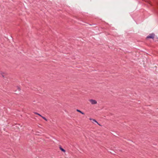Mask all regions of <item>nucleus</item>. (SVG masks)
I'll use <instances>...</instances> for the list:
<instances>
[{"label":"nucleus","instance_id":"f257e3e1","mask_svg":"<svg viewBox=\"0 0 158 158\" xmlns=\"http://www.w3.org/2000/svg\"><path fill=\"white\" fill-rule=\"evenodd\" d=\"M155 34L152 33V34H150L147 37V39H154V38Z\"/></svg>","mask_w":158,"mask_h":158},{"label":"nucleus","instance_id":"f03ea898","mask_svg":"<svg viewBox=\"0 0 158 158\" xmlns=\"http://www.w3.org/2000/svg\"><path fill=\"white\" fill-rule=\"evenodd\" d=\"M89 101L92 104H96L97 103V102L94 100L90 99Z\"/></svg>","mask_w":158,"mask_h":158},{"label":"nucleus","instance_id":"7ed1b4c3","mask_svg":"<svg viewBox=\"0 0 158 158\" xmlns=\"http://www.w3.org/2000/svg\"><path fill=\"white\" fill-rule=\"evenodd\" d=\"M90 120H92L93 121H94V122L96 123L99 126H101L100 124L98 123V122L95 119H93V118H90Z\"/></svg>","mask_w":158,"mask_h":158},{"label":"nucleus","instance_id":"20e7f679","mask_svg":"<svg viewBox=\"0 0 158 158\" xmlns=\"http://www.w3.org/2000/svg\"><path fill=\"white\" fill-rule=\"evenodd\" d=\"M60 149V150L63 152H65V150L63 148H62L61 146H60L59 147Z\"/></svg>","mask_w":158,"mask_h":158},{"label":"nucleus","instance_id":"39448f33","mask_svg":"<svg viewBox=\"0 0 158 158\" xmlns=\"http://www.w3.org/2000/svg\"><path fill=\"white\" fill-rule=\"evenodd\" d=\"M76 110L78 112H80V113H81V114H85V113L84 112H83L81 111L80 110H79L77 109Z\"/></svg>","mask_w":158,"mask_h":158},{"label":"nucleus","instance_id":"423d86ee","mask_svg":"<svg viewBox=\"0 0 158 158\" xmlns=\"http://www.w3.org/2000/svg\"><path fill=\"white\" fill-rule=\"evenodd\" d=\"M34 113H35V114H36L38 115H39V116H40V117H41V116H42V115H41V114H39V113H36V112H35Z\"/></svg>","mask_w":158,"mask_h":158},{"label":"nucleus","instance_id":"0eeeda50","mask_svg":"<svg viewBox=\"0 0 158 158\" xmlns=\"http://www.w3.org/2000/svg\"><path fill=\"white\" fill-rule=\"evenodd\" d=\"M43 119H44V120H45V121H47V119L44 117H43V116H42L41 117Z\"/></svg>","mask_w":158,"mask_h":158},{"label":"nucleus","instance_id":"6e6552de","mask_svg":"<svg viewBox=\"0 0 158 158\" xmlns=\"http://www.w3.org/2000/svg\"><path fill=\"white\" fill-rule=\"evenodd\" d=\"M4 73H1V75L3 77H4Z\"/></svg>","mask_w":158,"mask_h":158},{"label":"nucleus","instance_id":"1a4fd4ad","mask_svg":"<svg viewBox=\"0 0 158 158\" xmlns=\"http://www.w3.org/2000/svg\"><path fill=\"white\" fill-rule=\"evenodd\" d=\"M18 89L19 91H20V89L19 87H18Z\"/></svg>","mask_w":158,"mask_h":158}]
</instances>
